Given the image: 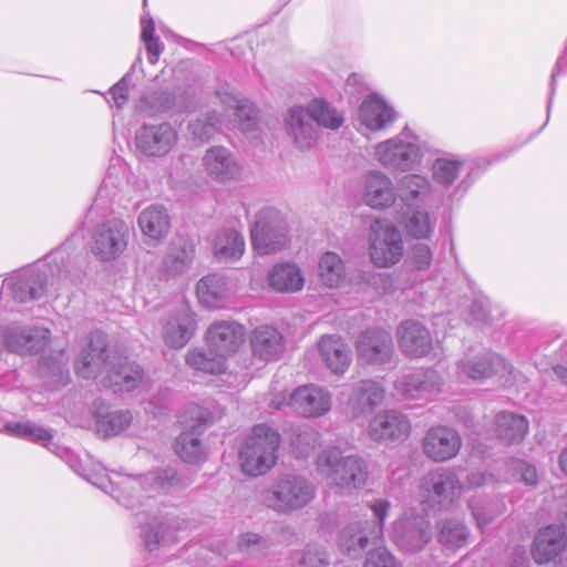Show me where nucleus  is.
Here are the masks:
<instances>
[{
	"label": "nucleus",
	"mask_w": 567,
	"mask_h": 567,
	"mask_svg": "<svg viewBox=\"0 0 567 567\" xmlns=\"http://www.w3.org/2000/svg\"><path fill=\"white\" fill-rule=\"evenodd\" d=\"M51 453L64 461L69 467L112 496L118 504L132 511L135 524L141 529L140 535L145 549L153 554L159 546L177 542L178 527L172 518L152 511L157 494L173 493L188 487L189 477L183 476L175 467H158L148 473L135 476H118L117 481L107 483L94 481L84 472L80 457L70 449L53 444Z\"/></svg>",
	"instance_id": "nucleus-1"
},
{
	"label": "nucleus",
	"mask_w": 567,
	"mask_h": 567,
	"mask_svg": "<svg viewBox=\"0 0 567 567\" xmlns=\"http://www.w3.org/2000/svg\"><path fill=\"white\" fill-rule=\"evenodd\" d=\"M76 240V236L72 235L42 259L8 272L2 281L0 298L27 303L41 299L49 285L58 290L74 284L80 259Z\"/></svg>",
	"instance_id": "nucleus-2"
},
{
	"label": "nucleus",
	"mask_w": 567,
	"mask_h": 567,
	"mask_svg": "<svg viewBox=\"0 0 567 567\" xmlns=\"http://www.w3.org/2000/svg\"><path fill=\"white\" fill-rule=\"evenodd\" d=\"M75 370L87 380L104 373L102 385L113 393L134 391L145 377L141 364L109 349L107 336L101 330L90 333L87 347L75 361Z\"/></svg>",
	"instance_id": "nucleus-3"
},
{
	"label": "nucleus",
	"mask_w": 567,
	"mask_h": 567,
	"mask_svg": "<svg viewBox=\"0 0 567 567\" xmlns=\"http://www.w3.org/2000/svg\"><path fill=\"white\" fill-rule=\"evenodd\" d=\"M317 471L331 486L351 493L363 487L369 477L367 461L358 455L344 456L337 446L322 450L317 456Z\"/></svg>",
	"instance_id": "nucleus-4"
},
{
	"label": "nucleus",
	"mask_w": 567,
	"mask_h": 567,
	"mask_svg": "<svg viewBox=\"0 0 567 567\" xmlns=\"http://www.w3.org/2000/svg\"><path fill=\"white\" fill-rule=\"evenodd\" d=\"M426 143L409 126L402 132L374 146V158L389 171L408 173L421 166Z\"/></svg>",
	"instance_id": "nucleus-5"
},
{
	"label": "nucleus",
	"mask_w": 567,
	"mask_h": 567,
	"mask_svg": "<svg viewBox=\"0 0 567 567\" xmlns=\"http://www.w3.org/2000/svg\"><path fill=\"white\" fill-rule=\"evenodd\" d=\"M216 420V413L208 406L190 402L184 406L179 422L186 425L175 441V451L183 462L200 464L206 461L207 450L202 443L204 431Z\"/></svg>",
	"instance_id": "nucleus-6"
},
{
	"label": "nucleus",
	"mask_w": 567,
	"mask_h": 567,
	"mask_svg": "<svg viewBox=\"0 0 567 567\" xmlns=\"http://www.w3.org/2000/svg\"><path fill=\"white\" fill-rule=\"evenodd\" d=\"M279 433L267 424H257L239 451L241 471L251 477L269 472L277 461Z\"/></svg>",
	"instance_id": "nucleus-7"
},
{
	"label": "nucleus",
	"mask_w": 567,
	"mask_h": 567,
	"mask_svg": "<svg viewBox=\"0 0 567 567\" xmlns=\"http://www.w3.org/2000/svg\"><path fill=\"white\" fill-rule=\"evenodd\" d=\"M316 496L315 485L299 474H284L274 481L266 494L267 505L278 513H290L307 506Z\"/></svg>",
	"instance_id": "nucleus-8"
},
{
	"label": "nucleus",
	"mask_w": 567,
	"mask_h": 567,
	"mask_svg": "<svg viewBox=\"0 0 567 567\" xmlns=\"http://www.w3.org/2000/svg\"><path fill=\"white\" fill-rule=\"evenodd\" d=\"M463 485L454 468L437 467L421 481V496L424 512L449 509L462 493Z\"/></svg>",
	"instance_id": "nucleus-9"
},
{
	"label": "nucleus",
	"mask_w": 567,
	"mask_h": 567,
	"mask_svg": "<svg viewBox=\"0 0 567 567\" xmlns=\"http://www.w3.org/2000/svg\"><path fill=\"white\" fill-rule=\"evenodd\" d=\"M251 244L259 255L282 249L287 244V225L279 210L265 207L256 215L250 229Z\"/></svg>",
	"instance_id": "nucleus-10"
},
{
	"label": "nucleus",
	"mask_w": 567,
	"mask_h": 567,
	"mask_svg": "<svg viewBox=\"0 0 567 567\" xmlns=\"http://www.w3.org/2000/svg\"><path fill=\"white\" fill-rule=\"evenodd\" d=\"M130 239V227L120 218H111L91 230V250L101 261H112L124 252Z\"/></svg>",
	"instance_id": "nucleus-11"
},
{
	"label": "nucleus",
	"mask_w": 567,
	"mask_h": 567,
	"mask_svg": "<svg viewBox=\"0 0 567 567\" xmlns=\"http://www.w3.org/2000/svg\"><path fill=\"white\" fill-rule=\"evenodd\" d=\"M178 142V132L169 122L143 123L136 131V152L146 158L167 156Z\"/></svg>",
	"instance_id": "nucleus-12"
},
{
	"label": "nucleus",
	"mask_w": 567,
	"mask_h": 567,
	"mask_svg": "<svg viewBox=\"0 0 567 567\" xmlns=\"http://www.w3.org/2000/svg\"><path fill=\"white\" fill-rule=\"evenodd\" d=\"M431 523L426 515L404 512L394 522L392 538L405 553L421 551L432 539Z\"/></svg>",
	"instance_id": "nucleus-13"
},
{
	"label": "nucleus",
	"mask_w": 567,
	"mask_h": 567,
	"mask_svg": "<svg viewBox=\"0 0 567 567\" xmlns=\"http://www.w3.org/2000/svg\"><path fill=\"white\" fill-rule=\"evenodd\" d=\"M403 248L401 231L395 226L381 225L379 221L371 226L369 254L374 266L386 268L398 264Z\"/></svg>",
	"instance_id": "nucleus-14"
},
{
	"label": "nucleus",
	"mask_w": 567,
	"mask_h": 567,
	"mask_svg": "<svg viewBox=\"0 0 567 567\" xmlns=\"http://www.w3.org/2000/svg\"><path fill=\"white\" fill-rule=\"evenodd\" d=\"M443 377L434 369H419L399 378L394 388L406 400L432 401L442 393Z\"/></svg>",
	"instance_id": "nucleus-15"
},
{
	"label": "nucleus",
	"mask_w": 567,
	"mask_h": 567,
	"mask_svg": "<svg viewBox=\"0 0 567 567\" xmlns=\"http://www.w3.org/2000/svg\"><path fill=\"white\" fill-rule=\"evenodd\" d=\"M358 360L364 364L383 365L390 363L394 353L391 332L381 328L361 331L355 340Z\"/></svg>",
	"instance_id": "nucleus-16"
},
{
	"label": "nucleus",
	"mask_w": 567,
	"mask_h": 567,
	"mask_svg": "<svg viewBox=\"0 0 567 567\" xmlns=\"http://www.w3.org/2000/svg\"><path fill=\"white\" fill-rule=\"evenodd\" d=\"M456 372L460 378L482 381L496 374H512L513 369L499 354L485 351L478 355H466L460 359L456 363Z\"/></svg>",
	"instance_id": "nucleus-17"
},
{
	"label": "nucleus",
	"mask_w": 567,
	"mask_h": 567,
	"mask_svg": "<svg viewBox=\"0 0 567 567\" xmlns=\"http://www.w3.org/2000/svg\"><path fill=\"white\" fill-rule=\"evenodd\" d=\"M386 389L381 380L363 379L352 384L348 408L352 417H368L382 405Z\"/></svg>",
	"instance_id": "nucleus-18"
},
{
	"label": "nucleus",
	"mask_w": 567,
	"mask_h": 567,
	"mask_svg": "<svg viewBox=\"0 0 567 567\" xmlns=\"http://www.w3.org/2000/svg\"><path fill=\"white\" fill-rule=\"evenodd\" d=\"M462 447L460 433L445 425L430 427L422 442L424 454L432 461L446 462L454 458Z\"/></svg>",
	"instance_id": "nucleus-19"
},
{
	"label": "nucleus",
	"mask_w": 567,
	"mask_h": 567,
	"mask_svg": "<svg viewBox=\"0 0 567 567\" xmlns=\"http://www.w3.org/2000/svg\"><path fill=\"white\" fill-rule=\"evenodd\" d=\"M284 124L297 148L311 150L318 142L320 130L315 124L307 106L295 105L288 109Z\"/></svg>",
	"instance_id": "nucleus-20"
},
{
	"label": "nucleus",
	"mask_w": 567,
	"mask_h": 567,
	"mask_svg": "<svg viewBox=\"0 0 567 567\" xmlns=\"http://www.w3.org/2000/svg\"><path fill=\"white\" fill-rule=\"evenodd\" d=\"M246 336V328L234 320L213 322L206 332V343L212 351L223 354L225 359L238 351Z\"/></svg>",
	"instance_id": "nucleus-21"
},
{
	"label": "nucleus",
	"mask_w": 567,
	"mask_h": 567,
	"mask_svg": "<svg viewBox=\"0 0 567 567\" xmlns=\"http://www.w3.org/2000/svg\"><path fill=\"white\" fill-rule=\"evenodd\" d=\"M396 193L409 209L423 208L434 198V185L429 175L408 172L396 179Z\"/></svg>",
	"instance_id": "nucleus-22"
},
{
	"label": "nucleus",
	"mask_w": 567,
	"mask_h": 567,
	"mask_svg": "<svg viewBox=\"0 0 567 567\" xmlns=\"http://www.w3.org/2000/svg\"><path fill=\"white\" fill-rule=\"evenodd\" d=\"M411 431L409 417L396 410H385L370 421L368 432L375 442H399L405 440Z\"/></svg>",
	"instance_id": "nucleus-23"
},
{
	"label": "nucleus",
	"mask_w": 567,
	"mask_h": 567,
	"mask_svg": "<svg viewBox=\"0 0 567 567\" xmlns=\"http://www.w3.org/2000/svg\"><path fill=\"white\" fill-rule=\"evenodd\" d=\"M289 405L305 417H318L331 410L332 395L324 388L302 385L290 394Z\"/></svg>",
	"instance_id": "nucleus-24"
},
{
	"label": "nucleus",
	"mask_w": 567,
	"mask_h": 567,
	"mask_svg": "<svg viewBox=\"0 0 567 567\" xmlns=\"http://www.w3.org/2000/svg\"><path fill=\"white\" fill-rule=\"evenodd\" d=\"M196 329V315L187 303H181L169 313L164 324L165 343L171 348H183L194 337Z\"/></svg>",
	"instance_id": "nucleus-25"
},
{
	"label": "nucleus",
	"mask_w": 567,
	"mask_h": 567,
	"mask_svg": "<svg viewBox=\"0 0 567 567\" xmlns=\"http://www.w3.org/2000/svg\"><path fill=\"white\" fill-rule=\"evenodd\" d=\"M202 164L206 174L217 183L239 178L243 169L235 155L224 146L209 147L203 156Z\"/></svg>",
	"instance_id": "nucleus-26"
},
{
	"label": "nucleus",
	"mask_w": 567,
	"mask_h": 567,
	"mask_svg": "<svg viewBox=\"0 0 567 567\" xmlns=\"http://www.w3.org/2000/svg\"><path fill=\"white\" fill-rule=\"evenodd\" d=\"M398 342L402 352L411 358L427 355L433 346L429 329L416 320H405L398 327Z\"/></svg>",
	"instance_id": "nucleus-27"
},
{
	"label": "nucleus",
	"mask_w": 567,
	"mask_h": 567,
	"mask_svg": "<svg viewBox=\"0 0 567 567\" xmlns=\"http://www.w3.org/2000/svg\"><path fill=\"white\" fill-rule=\"evenodd\" d=\"M398 197L396 185L381 171H371L365 175L363 200L374 209H386L394 205Z\"/></svg>",
	"instance_id": "nucleus-28"
},
{
	"label": "nucleus",
	"mask_w": 567,
	"mask_h": 567,
	"mask_svg": "<svg viewBox=\"0 0 567 567\" xmlns=\"http://www.w3.org/2000/svg\"><path fill=\"white\" fill-rule=\"evenodd\" d=\"M566 547V527L551 524L536 535L532 549L533 558L537 564H546L556 559Z\"/></svg>",
	"instance_id": "nucleus-29"
},
{
	"label": "nucleus",
	"mask_w": 567,
	"mask_h": 567,
	"mask_svg": "<svg viewBox=\"0 0 567 567\" xmlns=\"http://www.w3.org/2000/svg\"><path fill=\"white\" fill-rule=\"evenodd\" d=\"M216 94L227 110H234L238 128L243 132L254 131L258 123L256 105L238 94L229 84L219 85Z\"/></svg>",
	"instance_id": "nucleus-30"
},
{
	"label": "nucleus",
	"mask_w": 567,
	"mask_h": 567,
	"mask_svg": "<svg viewBox=\"0 0 567 567\" xmlns=\"http://www.w3.org/2000/svg\"><path fill=\"white\" fill-rule=\"evenodd\" d=\"M196 246L185 236L175 237L162 261V271L168 278L185 274L195 259Z\"/></svg>",
	"instance_id": "nucleus-31"
},
{
	"label": "nucleus",
	"mask_w": 567,
	"mask_h": 567,
	"mask_svg": "<svg viewBox=\"0 0 567 567\" xmlns=\"http://www.w3.org/2000/svg\"><path fill=\"white\" fill-rule=\"evenodd\" d=\"M250 346L254 357L265 362L277 361L285 350L282 334L269 324L252 330Z\"/></svg>",
	"instance_id": "nucleus-32"
},
{
	"label": "nucleus",
	"mask_w": 567,
	"mask_h": 567,
	"mask_svg": "<svg viewBox=\"0 0 567 567\" xmlns=\"http://www.w3.org/2000/svg\"><path fill=\"white\" fill-rule=\"evenodd\" d=\"M529 432V422L514 412L502 411L494 417L493 435L504 445L520 444Z\"/></svg>",
	"instance_id": "nucleus-33"
},
{
	"label": "nucleus",
	"mask_w": 567,
	"mask_h": 567,
	"mask_svg": "<svg viewBox=\"0 0 567 567\" xmlns=\"http://www.w3.org/2000/svg\"><path fill=\"white\" fill-rule=\"evenodd\" d=\"M395 110L378 94L368 95L359 107L361 124L371 131L383 130L395 120Z\"/></svg>",
	"instance_id": "nucleus-34"
},
{
	"label": "nucleus",
	"mask_w": 567,
	"mask_h": 567,
	"mask_svg": "<svg viewBox=\"0 0 567 567\" xmlns=\"http://www.w3.org/2000/svg\"><path fill=\"white\" fill-rule=\"evenodd\" d=\"M199 302L207 309H220L229 297L227 277L223 274L204 276L196 286Z\"/></svg>",
	"instance_id": "nucleus-35"
},
{
	"label": "nucleus",
	"mask_w": 567,
	"mask_h": 567,
	"mask_svg": "<svg viewBox=\"0 0 567 567\" xmlns=\"http://www.w3.org/2000/svg\"><path fill=\"white\" fill-rule=\"evenodd\" d=\"M141 109L150 114L174 111L184 113L188 111L182 95L175 91L157 87L146 91L141 99Z\"/></svg>",
	"instance_id": "nucleus-36"
},
{
	"label": "nucleus",
	"mask_w": 567,
	"mask_h": 567,
	"mask_svg": "<svg viewBox=\"0 0 567 567\" xmlns=\"http://www.w3.org/2000/svg\"><path fill=\"white\" fill-rule=\"evenodd\" d=\"M318 347L327 367L336 374H343L351 362V350L341 337L323 336Z\"/></svg>",
	"instance_id": "nucleus-37"
},
{
	"label": "nucleus",
	"mask_w": 567,
	"mask_h": 567,
	"mask_svg": "<svg viewBox=\"0 0 567 567\" xmlns=\"http://www.w3.org/2000/svg\"><path fill=\"white\" fill-rule=\"evenodd\" d=\"M370 536H372V532H370L369 522H354L339 532L337 542L342 551L352 558H357L365 550Z\"/></svg>",
	"instance_id": "nucleus-38"
},
{
	"label": "nucleus",
	"mask_w": 567,
	"mask_h": 567,
	"mask_svg": "<svg viewBox=\"0 0 567 567\" xmlns=\"http://www.w3.org/2000/svg\"><path fill=\"white\" fill-rule=\"evenodd\" d=\"M142 233L151 239H161L171 228V217L161 204H153L143 209L137 218Z\"/></svg>",
	"instance_id": "nucleus-39"
},
{
	"label": "nucleus",
	"mask_w": 567,
	"mask_h": 567,
	"mask_svg": "<svg viewBox=\"0 0 567 567\" xmlns=\"http://www.w3.org/2000/svg\"><path fill=\"white\" fill-rule=\"evenodd\" d=\"M213 248L218 261H236L245 251V239L239 231L233 228H224L216 234Z\"/></svg>",
	"instance_id": "nucleus-40"
},
{
	"label": "nucleus",
	"mask_w": 567,
	"mask_h": 567,
	"mask_svg": "<svg viewBox=\"0 0 567 567\" xmlns=\"http://www.w3.org/2000/svg\"><path fill=\"white\" fill-rule=\"evenodd\" d=\"M128 179V165L118 155L110 158L106 174L97 190V198L100 199H114L121 187L127 183Z\"/></svg>",
	"instance_id": "nucleus-41"
},
{
	"label": "nucleus",
	"mask_w": 567,
	"mask_h": 567,
	"mask_svg": "<svg viewBox=\"0 0 567 567\" xmlns=\"http://www.w3.org/2000/svg\"><path fill=\"white\" fill-rule=\"evenodd\" d=\"M9 434L47 447L50 452L53 449V430L44 427L31 421L8 422L2 426Z\"/></svg>",
	"instance_id": "nucleus-42"
},
{
	"label": "nucleus",
	"mask_w": 567,
	"mask_h": 567,
	"mask_svg": "<svg viewBox=\"0 0 567 567\" xmlns=\"http://www.w3.org/2000/svg\"><path fill=\"white\" fill-rule=\"evenodd\" d=\"M512 153L513 151H506L491 157L483 156L464 161V166L466 167L467 173L457 184L452 196L458 198L463 197L474 182L480 178L492 164L507 158Z\"/></svg>",
	"instance_id": "nucleus-43"
},
{
	"label": "nucleus",
	"mask_w": 567,
	"mask_h": 567,
	"mask_svg": "<svg viewBox=\"0 0 567 567\" xmlns=\"http://www.w3.org/2000/svg\"><path fill=\"white\" fill-rule=\"evenodd\" d=\"M133 421V415L130 410H113L107 412L95 413V427L96 433L103 437L109 439L120 435L130 427Z\"/></svg>",
	"instance_id": "nucleus-44"
},
{
	"label": "nucleus",
	"mask_w": 567,
	"mask_h": 567,
	"mask_svg": "<svg viewBox=\"0 0 567 567\" xmlns=\"http://www.w3.org/2000/svg\"><path fill=\"white\" fill-rule=\"evenodd\" d=\"M269 285L277 291H298L303 287L301 270L293 264H278L268 274Z\"/></svg>",
	"instance_id": "nucleus-45"
},
{
	"label": "nucleus",
	"mask_w": 567,
	"mask_h": 567,
	"mask_svg": "<svg viewBox=\"0 0 567 567\" xmlns=\"http://www.w3.org/2000/svg\"><path fill=\"white\" fill-rule=\"evenodd\" d=\"M437 540L446 550H456L466 545L468 529L457 518H443L437 522Z\"/></svg>",
	"instance_id": "nucleus-46"
},
{
	"label": "nucleus",
	"mask_w": 567,
	"mask_h": 567,
	"mask_svg": "<svg viewBox=\"0 0 567 567\" xmlns=\"http://www.w3.org/2000/svg\"><path fill=\"white\" fill-rule=\"evenodd\" d=\"M186 363L194 370L209 374H220L227 369L226 359L223 354L212 351L209 347L207 349L194 348L189 350L186 354Z\"/></svg>",
	"instance_id": "nucleus-47"
},
{
	"label": "nucleus",
	"mask_w": 567,
	"mask_h": 567,
	"mask_svg": "<svg viewBox=\"0 0 567 567\" xmlns=\"http://www.w3.org/2000/svg\"><path fill=\"white\" fill-rule=\"evenodd\" d=\"M307 109L319 130L321 126L338 130L344 122L342 114L324 99L316 97L311 100Z\"/></svg>",
	"instance_id": "nucleus-48"
},
{
	"label": "nucleus",
	"mask_w": 567,
	"mask_h": 567,
	"mask_svg": "<svg viewBox=\"0 0 567 567\" xmlns=\"http://www.w3.org/2000/svg\"><path fill=\"white\" fill-rule=\"evenodd\" d=\"M319 276L327 287H340L346 279V266L342 258L333 251L324 252L319 260Z\"/></svg>",
	"instance_id": "nucleus-49"
},
{
	"label": "nucleus",
	"mask_w": 567,
	"mask_h": 567,
	"mask_svg": "<svg viewBox=\"0 0 567 567\" xmlns=\"http://www.w3.org/2000/svg\"><path fill=\"white\" fill-rule=\"evenodd\" d=\"M414 209L404 219L406 235L417 240L430 239L436 227V217L430 215L426 210Z\"/></svg>",
	"instance_id": "nucleus-50"
},
{
	"label": "nucleus",
	"mask_w": 567,
	"mask_h": 567,
	"mask_svg": "<svg viewBox=\"0 0 567 567\" xmlns=\"http://www.w3.org/2000/svg\"><path fill=\"white\" fill-rule=\"evenodd\" d=\"M464 161L455 156L439 157L432 165L433 181L444 188L451 187L460 177Z\"/></svg>",
	"instance_id": "nucleus-51"
},
{
	"label": "nucleus",
	"mask_w": 567,
	"mask_h": 567,
	"mask_svg": "<svg viewBox=\"0 0 567 567\" xmlns=\"http://www.w3.org/2000/svg\"><path fill=\"white\" fill-rule=\"evenodd\" d=\"M220 124V115L216 111H209L195 120H190L188 122L187 130L194 141L204 143L215 135L219 130Z\"/></svg>",
	"instance_id": "nucleus-52"
},
{
	"label": "nucleus",
	"mask_w": 567,
	"mask_h": 567,
	"mask_svg": "<svg viewBox=\"0 0 567 567\" xmlns=\"http://www.w3.org/2000/svg\"><path fill=\"white\" fill-rule=\"evenodd\" d=\"M468 507L480 528L487 526L498 514L499 504L491 498L473 496L468 501Z\"/></svg>",
	"instance_id": "nucleus-53"
},
{
	"label": "nucleus",
	"mask_w": 567,
	"mask_h": 567,
	"mask_svg": "<svg viewBox=\"0 0 567 567\" xmlns=\"http://www.w3.org/2000/svg\"><path fill=\"white\" fill-rule=\"evenodd\" d=\"M467 318L476 323H491L492 321V309L491 300L482 291H472L470 305L466 310Z\"/></svg>",
	"instance_id": "nucleus-54"
},
{
	"label": "nucleus",
	"mask_w": 567,
	"mask_h": 567,
	"mask_svg": "<svg viewBox=\"0 0 567 567\" xmlns=\"http://www.w3.org/2000/svg\"><path fill=\"white\" fill-rule=\"evenodd\" d=\"M270 546V538L251 532L243 533L237 542L238 550L252 557L265 556Z\"/></svg>",
	"instance_id": "nucleus-55"
},
{
	"label": "nucleus",
	"mask_w": 567,
	"mask_h": 567,
	"mask_svg": "<svg viewBox=\"0 0 567 567\" xmlns=\"http://www.w3.org/2000/svg\"><path fill=\"white\" fill-rule=\"evenodd\" d=\"M51 332L47 328L25 326V336L20 354H37L44 350L50 341Z\"/></svg>",
	"instance_id": "nucleus-56"
},
{
	"label": "nucleus",
	"mask_w": 567,
	"mask_h": 567,
	"mask_svg": "<svg viewBox=\"0 0 567 567\" xmlns=\"http://www.w3.org/2000/svg\"><path fill=\"white\" fill-rule=\"evenodd\" d=\"M295 567H328L329 556L323 548L316 545H308L301 551L292 556Z\"/></svg>",
	"instance_id": "nucleus-57"
},
{
	"label": "nucleus",
	"mask_w": 567,
	"mask_h": 567,
	"mask_svg": "<svg viewBox=\"0 0 567 567\" xmlns=\"http://www.w3.org/2000/svg\"><path fill=\"white\" fill-rule=\"evenodd\" d=\"M142 56L138 54L131 65L130 71L110 89V94L117 109H122L128 101L130 87L133 85L132 73L136 69H142Z\"/></svg>",
	"instance_id": "nucleus-58"
},
{
	"label": "nucleus",
	"mask_w": 567,
	"mask_h": 567,
	"mask_svg": "<svg viewBox=\"0 0 567 567\" xmlns=\"http://www.w3.org/2000/svg\"><path fill=\"white\" fill-rule=\"evenodd\" d=\"M564 74H567V40H566L564 51L558 56V59L553 68V71H551L550 83H549V94H548V101H547V107H546V113H547L546 122L540 127L539 131H542L547 125V123L549 121L550 112H551V107H553V103H554V97H555L556 90H557V78L559 75H564Z\"/></svg>",
	"instance_id": "nucleus-59"
},
{
	"label": "nucleus",
	"mask_w": 567,
	"mask_h": 567,
	"mask_svg": "<svg viewBox=\"0 0 567 567\" xmlns=\"http://www.w3.org/2000/svg\"><path fill=\"white\" fill-rule=\"evenodd\" d=\"M25 336V326L9 324L0 326V338L6 349L13 353L21 352L23 339Z\"/></svg>",
	"instance_id": "nucleus-60"
},
{
	"label": "nucleus",
	"mask_w": 567,
	"mask_h": 567,
	"mask_svg": "<svg viewBox=\"0 0 567 567\" xmlns=\"http://www.w3.org/2000/svg\"><path fill=\"white\" fill-rule=\"evenodd\" d=\"M369 508L371 509L375 522L373 523L372 537L379 538L383 535L384 523L388 517L391 503L385 498H378L369 502Z\"/></svg>",
	"instance_id": "nucleus-61"
},
{
	"label": "nucleus",
	"mask_w": 567,
	"mask_h": 567,
	"mask_svg": "<svg viewBox=\"0 0 567 567\" xmlns=\"http://www.w3.org/2000/svg\"><path fill=\"white\" fill-rule=\"evenodd\" d=\"M511 470L513 475L527 486H535L538 482L536 467L520 458H513L511 461Z\"/></svg>",
	"instance_id": "nucleus-62"
},
{
	"label": "nucleus",
	"mask_w": 567,
	"mask_h": 567,
	"mask_svg": "<svg viewBox=\"0 0 567 567\" xmlns=\"http://www.w3.org/2000/svg\"><path fill=\"white\" fill-rule=\"evenodd\" d=\"M433 250L424 243L414 244L411 247L410 260L411 264L419 270H426L431 267L433 261Z\"/></svg>",
	"instance_id": "nucleus-63"
},
{
	"label": "nucleus",
	"mask_w": 567,
	"mask_h": 567,
	"mask_svg": "<svg viewBox=\"0 0 567 567\" xmlns=\"http://www.w3.org/2000/svg\"><path fill=\"white\" fill-rule=\"evenodd\" d=\"M364 567H401V564L385 547H379L368 554Z\"/></svg>",
	"instance_id": "nucleus-64"
}]
</instances>
